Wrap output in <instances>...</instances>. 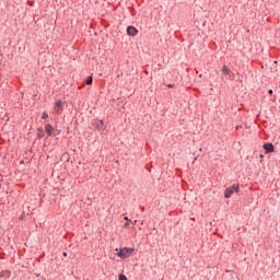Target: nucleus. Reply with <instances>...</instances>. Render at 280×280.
Here are the masks:
<instances>
[{"label":"nucleus","instance_id":"nucleus-1","mask_svg":"<svg viewBox=\"0 0 280 280\" xmlns=\"http://www.w3.org/2000/svg\"><path fill=\"white\" fill-rule=\"evenodd\" d=\"M117 257H120V259H128V257H131L132 253H135V248L130 247H124V248H116Z\"/></svg>","mask_w":280,"mask_h":280},{"label":"nucleus","instance_id":"nucleus-2","mask_svg":"<svg viewBox=\"0 0 280 280\" xmlns=\"http://www.w3.org/2000/svg\"><path fill=\"white\" fill-rule=\"evenodd\" d=\"M233 194H240V184H233L224 191V198H231Z\"/></svg>","mask_w":280,"mask_h":280},{"label":"nucleus","instance_id":"nucleus-3","mask_svg":"<svg viewBox=\"0 0 280 280\" xmlns=\"http://www.w3.org/2000/svg\"><path fill=\"white\" fill-rule=\"evenodd\" d=\"M93 126L96 130H106V127L104 126V120L95 119Z\"/></svg>","mask_w":280,"mask_h":280},{"label":"nucleus","instance_id":"nucleus-4","mask_svg":"<svg viewBox=\"0 0 280 280\" xmlns=\"http://www.w3.org/2000/svg\"><path fill=\"white\" fill-rule=\"evenodd\" d=\"M57 115H62V101H57L54 107Z\"/></svg>","mask_w":280,"mask_h":280},{"label":"nucleus","instance_id":"nucleus-5","mask_svg":"<svg viewBox=\"0 0 280 280\" xmlns=\"http://www.w3.org/2000/svg\"><path fill=\"white\" fill-rule=\"evenodd\" d=\"M127 34L128 36H137V34H139V31L135 26H128Z\"/></svg>","mask_w":280,"mask_h":280},{"label":"nucleus","instance_id":"nucleus-6","mask_svg":"<svg viewBox=\"0 0 280 280\" xmlns=\"http://www.w3.org/2000/svg\"><path fill=\"white\" fill-rule=\"evenodd\" d=\"M264 150L266 154H270V152H275V145L272 143H265Z\"/></svg>","mask_w":280,"mask_h":280},{"label":"nucleus","instance_id":"nucleus-7","mask_svg":"<svg viewBox=\"0 0 280 280\" xmlns=\"http://www.w3.org/2000/svg\"><path fill=\"white\" fill-rule=\"evenodd\" d=\"M45 131L47 132L48 137H51V135H54V127L50 124H47L45 126Z\"/></svg>","mask_w":280,"mask_h":280},{"label":"nucleus","instance_id":"nucleus-8","mask_svg":"<svg viewBox=\"0 0 280 280\" xmlns=\"http://www.w3.org/2000/svg\"><path fill=\"white\" fill-rule=\"evenodd\" d=\"M221 71L223 75H231V69H229L226 66H223Z\"/></svg>","mask_w":280,"mask_h":280},{"label":"nucleus","instance_id":"nucleus-9","mask_svg":"<svg viewBox=\"0 0 280 280\" xmlns=\"http://www.w3.org/2000/svg\"><path fill=\"white\" fill-rule=\"evenodd\" d=\"M85 84H88L89 86H91V84H93V77H88Z\"/></svg>","mask_w":280,"mask_h":280},{"label":"nucleus","instance_id":"nucleus-10","mask_svg":"<svg viewBox=\"0 0 280 280\" xmlns=\"http://www.w3.org/2000/svg\"><path fill=\"white\" fill-rule=\"evenodd\" d=\"M0 277H10V271H2Z\"/></svg>","mask_w":280,"mask_h":280},{"label":"nucleus","instance_id":"nucleus-11","mask_svg":"<svg viewBox=\"0 0 280 280\" xmlns=\"http://www.w3.org/2000/svg\"><path fill=\"white\" fill-rule=\"evenodd\" d=\"M118 280H128V278L124 273H120Z\"/></svg>","mask_w":280,"mask_h":280},{"label":"nucleus","instance_id":"nucleus-12","mask_svg":"<svg viewBox=\"0 0 280 280\" xmlns=\"http://www.w3.org/2000/svg\"><path fill=\"white\" fill-rule=\"evenodd\" d=\"M49 117V115L47 114V112H44L42 115V119H47Z\"/></svg>","mask_w":280,"mask_h":280},{"label":"nucleus","instance_id":"nucleus-13","mask_svg":"<svg viewBox=\"0 0 280 280\" xmlns=\"http://www.w3.org/2000/svg\"><path fill=\"white\" fill-rule=\"evenodd\" d=\"M130 226V223L129 222H126L125 224H124V229H128Z\"/></svg>","mask_w":280,"mask_h":280},{"label":"nucleus","instance_id":"nucleus-14","mask_svg":"<svg viewBox=\"0 0 280 280\" xmlns=\"http://www.w3.org/2000/svg\"><path fill=\"white\" fill-rule=\"evenodd\" d=\"M168 89H174V84H167Z\"/></svg>","mask_w":280,"mask_h":280},{"label":"nucleus","instance_id":"nucleus-15","mask_svg":"<svg viewBox=\"0 0 280 280\" xmlns=\"http://www.w3.org/2000/svg\"><path fill=\"white\" fill-rule=\"evenodd\" d=\"M124 220H126L127 222H130V219L128 217H125Z\"/></svg>","mask_w":280,"mask_h":280},{"label":"nucleus","instance_id":"nucleus-16","mask_svg":"<svg viewBox=\"0 0 280 280\" xmlns=\"http://www.w3.org/2000/svg\"><path fill=\"white\" fill-rule=\"evenodd\" d=\"M28 4L30 5H34V1H28Z\"/></svg>","mask_w":280,"mask_h":280},{"label":"nucleus","instance_id":"nucleus-17","mask_svg":"<svg viewBox=\"0 0 280 280\" xmlns=\"http://www.w3.org/2000/svg\"><path fill=\"white\" fill-rule=\"evenodd\" d=\"M268 93H269V95H272V90H269Z\"/></svg>","mask_w":280,"mask_h":280},{"label":"nucleus","instance_id":"nucleus-18","mask_svg":"<svg viewBox=\"0 0 280 280\" xmlns=\"http://www.w3.org/2000/svg\"><path fill=\"white\" fill-rule=\"evenodd\" d=\"M62 255H63V257H67V252H63Z\"/></svg>","mask_w":280,"mask_h":280},{"label":"nucleus","instance_id":"nucleus-19","mask_svg":"<svg viewBox=\"0 0 280 280\" xmlns=\"http://www.w3.org/2000/svg\"><path fill=\"white\" fill-rule=\"evenodd\" d=\"M133 224H137V220L133 221Z\"/></svg>","mask_w":280,"mask_h":280},{"label":"nucleus","instance_id":"nucleus-20","mask_svg":"<svg viewBox=\"0 0 280 280\" xmlns=\"http://www.w3.org/2000/svg\"><path fill=\"white\" fill-rule=\"evenodd\" d=\"M199 78H202V74H199Z\"/></svg>","mask_w":280,"mask_h":280}]
</instances>
